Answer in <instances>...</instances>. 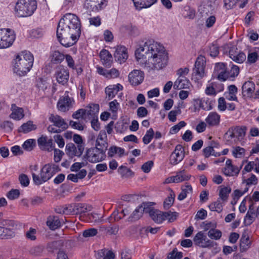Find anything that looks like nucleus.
<instances>
[{"label": "nucleus", "mask_w": 259, "mask_h": 259, "mask_svg": "<svg viewBox=\"0 0 259 259\" xmlns=\"http://www.w3.org/2000/svg\"><path fill=\"white\" fill-rule=\"evenodd\" d=\"M135 56L139 63L148 72L160 70L168 63V54L164 47L153 40H148L136 49Z\"/></svg>", "instance_id": "f257e3e1"}, {"label": "nucleus", "mask_w": 259, "mask_h": 259, "mask_svg": "<svg viewBox=\"0 0 259 259\" xmlns=\"http://www.w3.org/2000/svg\"><path fill=\"white\" fill-rule=\"evenodd\" d=\"M81 34V23L74 14L67 13L60 20L57 29L58 41L63 46H73Z\"/></svg>", "instance_id": "f03ea898"}, {"label": "nucleus", "mask_w": 259, "mask_h": 259, "mask_svg": "<svg viewBox=\"0 0 259 259\" xmlns=\"http://www.w3.org/2000/svg\"><path fill=\"white\" fill-rule=\"evenodd\" d=\"M33 61V56L30 52H21L14 59V72L20 76H24L30 70Z\"/></svg>", "instance_id": "7ed1b4c3"}, {"label": "nucleus", "mask_w": 259, "mask_h": 259, "mask_svg": "<svg viewBox=\"0 0 259 259\" xmlns=\"http://www.w3.org/2000/svg\"><path fill=\"white\" fill-rule=\"evenodd\" d=\"M36 8V0H18L15 9L18 16L27 17L32 15Z\"/></svg>", "instance_id": "20e7f679"}, {"label": "nucleus", "mask_w": 259, "mask_h": 259, "mask_svg": "<svg viewBox=\"0 0 259 259\" xmlns=\"http://www.w3.org/2000/svg\"><path fill=\"white\" fill-rule=\"evenodd\" d=\"M16 39L14 31L10 28L0 29V49L11 47Z\"/></svg>", "instance_id": "39448f33"}, {"label": "nucleus", "mask_w": 259, "mask_h": 259, "mask_svg": "<svg viewBox=\"0 0 259 259\" xmlns=\"http://www.w3.org/2000/svg\"><path fill=\"white\" fill-rule=\"evenodd\" d=\"M86 156L88 160L92 163H96L102 161L105 159L106 156L105 150L98 147L88 149L86 153Z\"/></svg>", "instance_id": "423d86ee"}, {"label": "nucleus", "mask_w": 259, "mask_h": 259, "mask_svg": "<svg viewBox=\"0 0 259 259\" xmlns=\"http://www.w3.org/2000/svg\"><path fill=\"white\" fill-rule=\"evenodd\" d=\"M193 241L195 245L202 248H210L217 245L215 242L207 239L202 231H199L195 235Z\"/></svg>", "instance_id": "0eeeda50"}, {"label": "nucleus", "mask_w": 259, "mask_h": 259, "mask_svg": "<svg viewBox=\"0 0 259 259\" xmlns=\"http://www.w3.org/2000/svg\"><path fill=\"white\" fill-rule=\"evenodd\" d=\"M213 76L214 78L222 81H224L229 78V71L227 70L226 64L224 63H216Z\"/></svg>", "instance_id": "6e6552de"}, {"label": "nucleus", "mask_w": 259, "mask_h": 259, "mask_svg": "<svg viewBox=\"0 0 259 259\" xmlns=\"http://www.w3.org/2000/svg\"><path fill=\"white\" fill-rule=\"evenodd\" d=\"M107 5V0H85L84 8L89 12H98Z\"/></svg>", "instance_id": "1a4fd4ad"}, {"label": "nucleus", "mask_w": 259, "mask_h": 259, "mask_svg": "<svg viewBox=\"0 0 259 259\" xmlns=\"http://www.w3.org/2000/svg\"><path fill=\"white\" fill-rule=\"evenodd\" d=\"M60 169L58 165L53 163H48L42 167L40 175L42 176L43 180L47 182Z\"/></svg>", "instance_id": "9d476101"}, {"label": "nucleus", "mask_w": 259, "mask_h": 259, "mask_svg": "<svg viewBox=\"0 0 259 259\" xmlns=\"http://www.w3.org/2000/svg\"><path fill=\"white\" fill-rule=\"evenodd\" d=\"M83 150L84 145H80L76 147L74 144L71 143L67 144L65 147L66 154L71 158L74 156H80Z\"/></svg>", "instance_id": "9b49d317"}, {"label": "nucleus", "mask_w": 259, "mask_h": 259, "mask_svg": "<svg viewBox=\"0 0 259 259\" xmlns=\"http://www.w3.org/2000/svg\"><path fill=\"white\" fill-rule=\"evenodd\" d=\"M184 157V150L183 146L181 145H177L174 151L170 156L169 161L170 164L176 165L180 162Z\"/></svg>", "instance_id": "f8f14e48"}, {"label": "nucleus", "mask_w": 259, "mask_h": 259, "mask_svg": "<svg viewBox=\"0 0 259 259\" xmlns=\"http://www.w3.org/2000/svg\"><path fill=\"white\" fill-rule=\"evenodd\" d=\"M37 143L39 147L42 150L52 151L55 148V144L52 139H48L47 136L42 135L37 139Z\"/></svg>", "instance_id": "ddd939ff"}, {"label": "nucleus", "mask_w": 259, "mask_h": 259, "mask_svg": "<svg viewBox=\"0 0 259 259\" xmlns=\"http://www.w3.org/2000/svg\"><path fill=\"white\" fill-rule=\"evenodd\" d=\"M229 54L230 58L237 63H243L246 58L245 54L239 50L236 46L230 48Z\"/></svg>", "instance_id": "4468645a"}, {"label": "nucleus", "mask_w": 259, "mask_h": 259, "mask_svg": "<svg viewBox=\"0 0 259 259\" xmlns=\"http://www.w3.org/2000/svg\"><path fill=\"white\" fill-rule=\"evenodd\" d=\"M144 78V72L140 70H134L128 74V80L133 85H138L141 84Z\"/></svg>", "instance_id": "2eb2a0df"}, {"label": "nucleus", "mask_w": 259, "mask_h": 259, "mask_svg": "<svg viewBox=\"0 0 259 259\" xmlns=\"http://www.w3.org/2000/svg\"><path fill=\"white\" fill-rule=\"evenodd\" d=\"M49 120L50 122L53 123L54 125L59 129L61 132L66 130L68 127V123L63 118L58 115L51 114Z\"/></svg>", "instance_id": "dca6fc26"}, {"label": "nucleus", "mask_w": 259, "mask_h": 259, "mask_svg": "<svg viewBox=\"0 0 259 259\" xmlns=\"http://www.w3.org/2000/svg\"><path fill=\"white\" fill-rule=\"evenodd\" d=\"M149 215L152 220L157 224H160L166 220L168 213L162 212L158 209H151L149 211Z\"/></svg>", "instance_id": "f3484780"}, {"label": "nucleus", "mask_w": 259, "mask_h": 259, "mask_svg": "<svg viewBox=\"0 0 259 259\" xmlns=\"http://www.w3.org/2000/svg\"><path fill=\"white\" fill-rule=\"evenodd\" d=\"M205 64V62L203 58L198 57L195 61L193 73L198 76V78H201L203 76Z\"/></svg>", "instance_id": "a211bd4d"}, {"label": "nucleus", "mask_w": 259, "mask_h": 259, "mask_svg": "<svg viewBox=\"0 0 259 259\" xmlns=\"http://www.w3.org/2000/svg\"><path fill=\"white\" fill-rule=\"evenodd\" d=\"M55 75L57 82L64 85L68 81L69 73L64 68L59 67L56 71Z\"/></svg>", "instance_id": "6ab92c4d"}, {"label": "nucleus", "mask_w": 259, "mask_h": 259, "mask_svg": "<svg viewBox=\"0 0 259 259\" xmlns=\"http://www.w3.org/2000/svg\"><path fill=\"white\" fill-rule=\"evenodd\" d=\"M148 206V203L143 202L140 206L136 208L128 218V221L133 222L139 220L142 217L143 212L147 211L146 209Z\"/></svg>", "instance_id": "aec40b11"}, {"label": "nucleus", "mask_w": 259, "mask_h": 259, "mask_svg": "<svg viewBox=\"0 0 259 259\" xmlns=\"http://www.w3.org/2000/svg\"><path fill=\"white\" fill-rule=\"evenodd\" d=\"M114 56L116 61L120 63L124 62L128 57L126 48L124 46H117Z\"/></svg>", "instance_id": "412c9836"}, {"label": "nucleus", "mask_w": 259, "mask_h": 259, "mask_svg": "<svg viewBox=\"0 0 259 259\" xmlns=\"http://www.w3.org/2000/svg\"><path fill=\"white\" fill-rule=\"evenodd\" d=\"M255 90V84L251 81H245L242 87V93L243 97L251 98Z\"/></svg>", "instance_id": "4be33fe9"}, {"label": "nucleus", "mask_w": 259, "mask_h": 259, "mask_svg": "<svg viewBox=\"0 0 259 259\" xmlns=\"http://www.w3.org/2000/svg\"><path fill=\"white\" fill-rule=\"evenodd\" d=\"M46 224L49 229L53 231L61 227V222L57 216L50 215L48 217Z\"/></svg>", "instance_id": "5701e85b"}, {"label": "nucleus", "mask_w": 259, "mask_h": 259, "mask_svg": "<svg viewBox=\"0 0 259 259\" xmlns=\"http://www.w3.org/2000/svg\"><path fill=\"white\" fill-rule=\"evenodd\" d=\"M71 100L68 96L60 98L57 103V107L60 111L65 112L71 106Z\"/></svg>", "instance_id": "b1692460"}, {"label": "nucleus", "mask_w": 259, "mask_h": 259, "mask_svg": "<svg viewBox=\"0 0 259 259\" xmlns=\"http://www.w3.org/2000/svg\"><path fill=\"white\" fill-rule=\"evenodd\" d=\"M190 85V81L185 76H179L174 82V88L175 90L188 89Z\"/></svg>", "instance_id": "393cba45"}, {"label": "nucleus", "mask_w": 259, "mask_h": 259, "mask_svg": "<svg viewBox=\"0 0 259 259\" xmlns=\"http://www.w3.org/2000/svg\"><path fill=\"white\" fill-rule=\"evenodd\" d=\"M100 57L105 67L111 66L112 62V56L108 50L103 49L100 53Z\"/></svg>", "instance_id": "a878e982"}, {"label": "nucleus", "mask_w": 259, "mask_h": 259, "mask_svg": "<svg viewBox=\"0 0 259 259\" xmlns=\"http://www.w3.org/2000/svg\"><path fill=\"white\" fill-rule=\"evenodd\" d=\"M137 9L147 8L156 3L157 0H132Z\"/></svg>", "instance_id": "bb28decb"}, {"label": "nucleus", "mask_w": 259, "mask_h": 259, "mask_svg": "<svg viewBox=\"0 0 259 259\" xmlns=\"http://www.w3.org/2000/svg\"><path fill=\"white\" fill-rule=\"evenodd\" d=\"M74 215L81 214L91 211L92 207L85 203H73Z\"/></svg>", "instance_id": "cd10ccee"}, {"label": "nucleus", "mask_w": 259, "mask_h": 259, "mask_svg": "<svg viewBox=\"0 0 259 259\" xmlns=\"http://www.w3.org/2000/svg\"><path fill=\"white\" fill-rule=\"evenodd\" d=\"M190 178V176L187 175L185 170L177 172V175L170 178V181L168 182L180 183L184 181H187Z\"/></svg>", "instance_id": "c85d7f7f"}, {"label": "nucleus", "mask_w": 259, "mask_h": 259, "mask_svg": "<svg viewBox=\"0 0 259 259\" xmlns=\"http://www.w3.org/2000/svg\"><path fill=\"white\" fill-rule=\"evenodd\" d=\"M180 12L185 18L193 19L195 16V11L194 9L187 5L182 8Z\"/></svg>", "instance_id": "c756f323"}, {"label": "nucleus", "mask_w": 259, "mask_h": 259, "mask_svg": "<svg viewBox=\"0 0 259 259\" xmlns=\"http://www.w3.org/2000/svg\"><path fill=\"white\" fill-rule=\"evenodd\" d=\"M242 168V165L240 167L237 166L233 165L229 167H225L223 169L224 174L228 177L237 176Z\"/></svg>", "instance_id": "7c9ffc66"}, {"label": "nucleus", "mask_w": 259, "mask_h": 259, "mask_svg": "<svg viewBox=\"0 0 259 259\" xmlns=\"http://www.w3.org/2000/svg\"><path fill=\"white\" fill-rule=\"evenodd\" d=\"M240 242V249L242 251H246L250 246L251 241L249 240V236L246 233L242 234Z\"/></svg>", "instance_id": "2f4dec72"}, {"label": "nucleus", "mask_w": 259, "mask_h": 259, "mask_svg": "<svg viewBox=\"0 0 259 259\" xmlns=\"http://www.w3.org/2000/svg\"><path fill=\"white\" fill-rule=\"evenodd\" d=\"M220 116L216 112H210L206 118V122L210 126L219 124Z\"/></svg>", "instance_id": "473e14b6"}, {"label": "nucleus", "mask_w": 259, "mask_h": 259, "mask_svg": "<svg viewBox=\"0 0 259 259\" xmlns=\"http://www.w3.org/2000/svg\"><path fill=\"white\" fill-rule=\"evenodd\" d=\"M15 236L13 228L0 227V238L8 239L12 238Z\"/></svg>", "instance_id": "72a5a7b5"}, {"label": "nucleus", "mask_w": 259, "mask_h": 259, "mask_svg": "<svg viewBox=\"0 0 259 259\" xmlns=\"http://www.w3.org/2000/svg\"><path fill=\"white\" fill-rule=\"evenodd\" d=\"M11 108L12 112L10 115L11 118L16 120H20L23 117L24 114L22 108L16 107L15 104L12 105Z\"/></svg>", "instance_id": "f704fd0d"}, {"label": "nucleus", "mask_w": 259, "mask_h": 259, "mask_svg": "<svg viewBox=\"0 0 259 259\" xmlns=\"http://www.w3.org/2000/svg\"><path fill=\"white\" fill-rule=\"evenodd\" d=\"M248 0H224L225 5L227 9H232L239 2V8H243L247 4Z\"/></svg>", "instance_id": "c9c22d12"}, {"label": "nucleus", "mask_w": 259, "mask_h": 259, "mask_svg": "<svg viewBox=\"0 0 259 259\" xmlns=\"http://www.w3.org/2000/svg\"><path fill=\"white\" fill-rule=\"evenodd\" d=\"M36 128V125L33 124L32 121H28L26 123H23L19 128V132L24 133H29Z\"/></svg>", "instance_id": "e433bc0d"}, {"label": "nucleus", "mask_w": 259, "mask_h": 259, "mask_svg": "<svg viewBox=\"0 0 259 259\" xmlns=\"http://www.w3.org/2000/svg\"><path fill=\"white\" fill-rule=\"evenodd\" d=\"M100 230L103 232L104 234L115 235L118 231V227L117 226H103L100 227Z\"/></svg>", "instance_id": "4c0bfd02"}, {"label": "nucleus", "mask_w": 259, "mask_h": 259, "mask_svg": "<svg viewBox=\"0 0 259 259\" xmlns=\"http://www.w3.org/2000/svg\"><path fill=\"white\" fill-rule=\"evenodd\" d=\"M231 192V188L230 187H224L219 192V199L223 202H227L229 195Z\"/></svg>", "instance_id": "58836bf2"}, {"label": "nucleus", "mask_w": 259, "mask_h": 259, "mask_svg": "<svg viewBox=\"0 0 259 259\" xmlns=\"http://www.w3.org/2000/svg\"><path fill=\"white\" fill-rule=\"evenodd\" d=\"M51 61L53 63H60L65 58L64 55L58 51H55L51 55Z\"/></svg>", "instance_id": "ea45409f"}, {"label": "nucleus", "mask_w": 259, "mask_h": 259, "mask_svg": "<svg viewBox=\"0 0 259 259\" xmlns=\"http://www.w3.org/2000/svg\"><path fill=\"white\" fill-rule=\"evenodd\" d=\"M89 110H87V113L92 117H98V113L99 111V105L97 104H92L89 106Z\"/></svg>", "instance_id": "a19ab883"}, {"label": "nucleus", "mask_w": 259, "mask_h": 259, "mask_svg": "<svg viewBox=\"0 0 259 259\" xmlns=\"http://www.w3.org/2000/svg\"><path fill=\"white\" fill-rule=\"evenodd\" d=\"M211 211H217L220 213L222 211L223 204L221 202V200L218 199L216 201L211 203L208 206Z\"/></svg>", "instance_id": "79ce46f5"}, {"label": "nucleus", "mask_w": 259, "mask_h": 259, "mask_svg": "<svg viewBox=\"0 0 259 259\" xmlns=\"http://www.w3.org/2000/svg\"><path fill=\"white\" fill-rule=\"evenodd\" d=\"M98 257L104 256L103 259H114L115 254L111 250H107L106 249H101L98 251Z\"/></svg>", "instance_id": "37998d69"}, {"label": "nucleus", "mask_w": 259, "mask_h": 259, "mask_svg": "<svg viewBox=\"0 0 259 259\" xmlns=\"http://www.w3.org/2000/svg\"><path fill=\"white\" fill-rule=\"evenodd\" d=\"M222 233L220 230L215 229H210L207 233L208 236L211 239L214 240L220 239L222 237Z\"/></svg>", "instance_id": "c03bdc74"}, {"label": "nucleus", "mask_w": 259, "mask_h": 259, "mask_svg": "<svg viewBox=\"0 0 259 259\" xmlns=\"http://www.w3.org/2000/svg\"><path fill=\"white\" fill-rule=\"evenodd\" d=\"M36 145L35 140L32 139H29L26 140L22 145L23 148L27 151H31Z\"/></svg>", "instance_id": "a18cd8bd"}, {"label": "nucleus", "mask_w": 259, "mask_h": 259, "mask_svg": "<svg viewBox=\"0 0 259 259\" xmlns=\"http://www.w3.org/2000/svg\"><path fill=\"white\" fill-rule=\"evenodd\" d=\"M175 194L173 192L169 195L167 198L164 200L163 206L164 209H168L173 204L175 201Z\"/></svg>", "instance_id": "49530a36"}, {"label": "nucleus", "mask_w": 259, "mask_h": 259, "mask_svg": "<svg viewBox=\"0 0 259 259\" xmlns=\"http://www.w3.org/2000/svg\"><path fill=\"white\" fill-rule=\"evenodd\" d=\"M154 137V131L152 128H150L147 131L146 134L143 138V143L147 145L149 144L152 140Z\"/></svg>", "instance_id": "de8ad7c7"}, {"label": "nucleus", "mask_w": 259, "mask_h": 259, "mask_svg": "<svg viewBox=\"0 0 259 259\" xmlns=\"http://www.w3.org/2000/svg\"><path fill=\"white\" fill-rule=\"evenodd\" d=\"M258 179L256 177L253 175L251 174L250 178L244 179L243 178L242 180V184H245L246 185L249 186L250 185H255L257 184Z\"/></svg>", "instance_id": "09e8293b"}, {"label": "nucleus", "mask_w": 259, "mask_h": 259, "mask_svg": "<svg viewBox=\"0 0 259 259\" xmlns=\"http://www.w3.org/2000/svg\"><path fill=\"white\" fill-rule=\"evenodd\" d=\"M248 191V187H246L243 191H241L239 190L236 189L234 191L233 194H232V196L233 197V199L234 200V203H236L237 200L239 199V198L242 196L243 194H244L246 192Z\"/></svg>", "instance_id": "8fccbe9b"}, {"label": "nucleus", "mask_w": 259, "mask_h": 259, "mask_svg": "<svg viewBox=\"0 0 259 259\" xmlns=\"http://www.w3.org/2000/svg\"><path fill=\"white\" fill-rule=\"evenodd\" d=\"M209 52L210 56L217 57L219 54V47L217 44H211L209 46Z\"/></svg>", "instance_id": "3c124183"}, {"label": "nucleus", "mask_w": 259, "mask_h": 259, "mask_svg": "<svg viewBox=\"0 0 259 259\" xmlns=\"http://www.w3.org/2000/svg\"><path fill=\"white\" fill-rule=\"evenodd\" d=\"M183 257V253L178 252L176 248L169 252L167 255L168 259H181Z\"/></svg>", "instance_id": "603ef678"}, {"label": "nucleus", "mask_w": 259, "mask_h": 259, "mask_svg": "<svg viewBox=\"0 0 259 259\" xmlns=\"http://www.w3.org/2000/svg\"><path fill=\"white\" fill-rule=\"evenodd\" d=\"M105 91L109 99H112L117 94V90H115L112 85L106 87Z\"/></svg>", "instance_id": "864d4df0"}, {"label": "nucleus", "mask_w": 259, "mask_h": 259, "mask_svg": "<svg viewBox=\"0 0 259 259\" xmlns=\"http://www.w3.org/2000/svg\"><path fill=\"white\" fill-rule=\"evenodd\" d=\"M233 128L236 133L237 138L238 139L240 138H242L245 136L246 130V127L245 126H236Z\"/></svg>", "instance_id": "5fc2aeb1"}, {"label": "nucleus", "mask_w": 259, "mask_h": 259, "mask_svg": "<svg viewBox=\"0 0 259 259\" xmlns=\"http://www.w3.org/2000/svg\"><path fill=\"white\" fill-rule=\"evenodd\" d=\"M98 233L97 229L95 228H90L85 230L83 233L82 235L85 238L91 237L96 236Z\"/></svg>", "instance_id": "6e6d98bb"}, {"label": "nucleus", "mask_w": 259, "mask_h": 259, "mask_svg": "<svg viewBox=\"0 0 259 259\" xmlns=\"http://www.w3.org/2000/svg\"><path fill=\"white\" fill-rule=\"evenodd\" d=\"M215 7V4L214 2L207 1L203 6V8L204 9L203 11L206 12V13L211 12L214 10Z\"/></svg>", "instance_id": "4d7b16f0"}, {"label": "nucleus", "mask_w": 259, "mask_h": 259, "mask_svg": "<svg viewBox=\"0 0 259 259\" xmlns=\"http://www.w3.org/2000/svg\"><path fill=\"white\" fill-rule=\"evenodd\" d=\"M181 110L178 107L177 109L170 111L168 114V118L170 121L175 122L177 120V115L180 114Z\"/></svg>", "instance_id": "13d9d810"}, {"label": "nucleus", "mask_w": 259, "mask_h": 259, "mask_svg": "<svg viewBox=\"0 0 259 259\" xmlns=\"http://www.w3.org/2000/svg\"><path fill=\"white\" fill-rule=\"evenodd\" d=\"M19 181L23 187H27L29 184V179L25 174H21L19 176Z\"/></svg>", "instance_id": "bf43d9fd"}, {"label": "nucleus", "mask_w": 259, "mask_h": 259, "mask_svg": "<svg viewBox=\"0 0 259 259\" xmlns=\"http://www.w3.org/2000/svg\"><path fill=\"white\" fill-rule=\"evenodd\" d=\"M20 195V192L17 189H12L7 194V197L10 200H14L18 198Z\"/></svg>", "instance_id": "052dcab7"}, {"label": "nucleus", "mask_w": 259, "mask_h": 259, "mask_svg": "<svg viewBox=\"0 0 259 259\" xmlns=\"http://www.w3.org/2000/svg\"><path fill=\"white\" fill-rule=\"evenodd\" d=\"M87 114V110L84 109H80L77 110L72 114V117L74 119H79V118H84V116Z\"/></svg>", "instance_id": "680f3d73"}, {"label": "nucleus", "mask_w": 259, "mask_h": 259, "mask_svg": "<svg viewBox=\"0 0 259 259\" xmlns=\"http://www.w3.org/2000/svg\"><path fill=\"white\" fill-rule=\"evenodd\" d=\"M54 151V159L56 162H59L62 159L63 155L64 154V152L56 148L53 149Z\"/></svg>", "instance_id": "e2e57ef3"}, {"label": "nucleus", "mask_w": 259, "mask_h": 259, "mask_svg": "<svg viewBox=\"0 0 259 259\" xmlns=\"http://www.w3.org/2000/svg\"><path fill=\"white\" fill-rule=\"evenodd\" d=\"M36 230L32 228H29V230L26 233V237L30 240H35L36 239L35 234Z\"/></svg>", "instance_id": "0e129e2a"}, {"label": "nucleus", "mask_w": 259, "mask_h": 259, "mask_svg": "<svg viewBox=\"0 0 259 259\" xmlns=\"http://www.w3.org/2000/svg\"><path fill=\"white\" fill-rule=\"evenodd\" d=\"M154 165L153 161L152 160L148 161L144 163L141 167L142 170L145 173H148Z\"/></svg>", "instance_id": "69168bd1"}, {"label": "nucleus", "mask_w": 259, "mask_h": 259, "mask_svg": "<svg viewBox=\"0 0 259 259\" xmlns=\"http://www.w3.org/2000/svg\"><path fill=\"white\" fill-rule=\"evenodd\" d=\"M258 57L259 56L256 52L249 53L247 56V61L250 64L254 63L258 60Z\"/></svg>", "instance_id": "338daca9"}, {"label": "nucleus", "mask_w": 259, "mask_h": 259, "mask_svg": "<svg viewBox=\"0 0 259 259\" xmlns=\"http://www.w3.org/2000/svg\"><path fill=\"white\" fill-rule=\"evenodd\" d=\"M239 73V68L238 66L232 65L230 70L229 71V78L235 77Z\"/></svg>", "instance_id": "774afa93"}]
</instances>
